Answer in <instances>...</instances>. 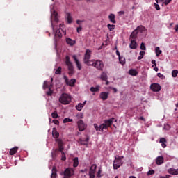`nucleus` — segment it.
Instances as JSON below:
<instances>
[{
	"instance_id": "19",
	"label": "nucleus",
	"mask_w": 178,
	"mask_h": 178,
	"mask_svg": "<svg viewBox=\"0 0 178 178\" xmlns=\"http://www.w3.org/2000/svg\"><path fill=\"white\" fill-rule=\"evenodd\" d=\"M86 103H87V100H85L83 103H79L77 105H76L75 108L76 111H81L86 106Z\"/></svg>"
},
{
	"instance_id": "8",
	"label": "nucleus",
	"mask_w": 178,
	"mask_h": 178,
	"mask_svg": "<svg viewBox=\"0 0 178 178\" xmlns=\"http://www.w3.org/2000/svg\"><path fill=\"white\" fill-rule=\"evenodd\" d=\"M91 58V50L86 49L85 57H84V63L88 66L89 64L91 63V60L90 58Z\"/></svg>"
},
{
	"instance_id": "7",
	"label": "nucleus",
	"mask_w": 178,
	"mask_h": 178,
	"mask_svg": "<svg viewBox=\"0 0 178 178\" xmlns=\"http://www.w3.org/2000/svg\"><path fill=\"white\" fill-rule=\"evenodd\" d=\"M74 175V170L73 168H66L64 171V177L63 178H70L72 176Z\"/></svg>"
},
{
	"instance_id": "64",
	"label": "nucleus",
	"mask_w": 178,
	"mask_h": 178,
	"mask_svg": "<svg viewBox=\"0 0 178 178\" xmlns=\"http://www.w3.org/2000/svg\"><path fill=\"white\" fill-rule=\"evenodd\" d=\"M76 23H77V24H81V21L78 20V21L76 22Z\"/></svg>"
},
{
	"instance_id": "2",
	"label": "nucleus",
	"mask_w": 178,
	"mask_h": 178,
	"mask_svg": "<svg viewBox=\"0 0 178 178\" xmlns=\"http://www.w3.org/2000/svg\"><path fill=\"white\" fill-rule=\"evenodd\" d=\"M59 102L63 105H69L72 102V97L67 93H63L59 97Z\"/></svg>"
},
{
	"instance_id": "60",
	"label": "nucleus",
	"mask_w": 178,
	"mask_h": 178,
	"mask_svg": "<svg viewBox=\"0 0 178 178\" xmlns=\"http://www.w3.org/2000/svg\"><path fill=\"white\" fill-rule=\"evenodd\" d=\"M111 88L115 93L118 92V89H116V88Z\"/></svg>"
},
{
	"instance_id": "25",
	"label": "nucleus",
	"mask_w": 178,
	"mask_h": 178,
	"mask_svg": "<svg viewBox=\"0 0 178 178\" xmlns=\"http://www.w3.org/2000/svg\"><path fill=\"white\" fill-rule=\"evenodd\" d=\"M115 17H116L115 16V14L111 13L108 15V19H109L110 22H111V23H113V24H115V23H116V19H115Z\"/></svg>"
},
{
	"instance_id": "52",
	"label": "nucleus",
	"mask_w": 178,
	"mask_h": 178,
	"mask_svg": "<svg viewBox=\"0 0 178 178\" xmlns=\"http://www.w3.org/2000/svg\"><path fill=\"white\" fill-rule=\"evenodd\" d=\"M53 122L54 124H56L57 126L59 124V121L58 120H54Z\"/></svg>"
},
{
	"instance_id": "44",
	"label": "nucleus",
	"mask_w": 178,
	"mask_h": 178,
	"mask_svg": "<svg viewBox=\"0 0 178 178\" xmlns=\"http://www.w3.org/2000/svg\"><path fill=\"white\" fill-rule=\"evenodd\" d=\"M47 88H49V86H48V81H45L43 83V89L47 90Z\"/></svg>"
},
{
	"instance_id": "55",
	"label": "nucleus",
	"mask_w": 178,
	"mask_h": 178,
	"mask_svg": "<svg viewBox=\"0 0 178 178\" xmlns=\"http://www.w3.org/2000/svg\"><path fill=\"white\" fill-rule=\"evenodd\" d=\"M118 15H119L120 16H122V15H124V11H119V12H118Z\"/></svg>"
},
{
	"instance_id": "41",
	"label": "nucleus",
	"mask_w": 178,
	"mask_h": 178,
	"mask_svg": "<svg viewBox=\"0 0 178 178\" xmlns=\"http://www.w3.org/2000/svg\"><path fill=\"white\" fill-rule=\"evenodd\" d=\"M51 88H52V85H50L49 87V91L47 92V95H52V93L54 92V91H52V90H51Z\"/></svg>"
},
{
	"instance_id": "15",
	"label": "nucleus",
	"mask_w": 178,
	"mask_h": 178,
	"mask_svg": "<svg viewBox=\"0 0 178 178\" xmlns=\"http://www.w3.org/2000/svg\"><path fill=\"white\" fill-rule=\"evenodd\" d=\"M118 122V120L115 119V118H110L108 120H106L104 121V124L106 127H111L112 123H113V121Z\"/></svg>"
},
{
	"instance_id": "27",
	"label": "nucleus",
	"mask_w": 178,
	"mask_h": 178,
	"mask_svg": "<svg viewBox=\"0 0 178 178\" xmlns=\"http://www.w3.org/2000/svg\"><path fill=\"white\" fill-rule=\"evenodd\" d=\"M100 79L103 81H106V80H108V74L106 72H102L100 74Z\"/></svg>"
},
{
	"instance_id": "11",
	"label": "nucleus",
	"mask_w": 178,
	"mask_h": 178,
	"mask_svg": "<svg viewBox=\"0 0 178 178\" xmlns=\"http://www.w3.org/2000/svg\"><path fill=\"white\" fill-rule=\"evenodd\" d=\"M95 170H97V165L93 164L90 168V171H89L90 178H95Z\"/></svg>"
},
{
	"instance_id": "33",
	"label": "nucleus",
	"mask_w": 178,
	"mask_h": 178,
	"mask_svg": "<svg viewBox=\"0 0 178 178\" xmlns=\"http://www.w3.org/2000/svg\"><path fill=\"white\" fill-rule=\"evenodd\" d=\"M73 166L74 168H77L79 166V158L75 157L73 159Z\"/></svg>"
},
{
	"instance_id": "50",
	"label": "nucleus",
	"mask_w": 178,
	"mask_h": 178,
	"mask_svg": "<svg viewBox=\"0 0 178 178\" xmlns=\"http://www.w3.org/2000/svg\"><path fill=\"white\" fill-rule=\"evenodd\" d=\"M169 129H170V126L169 124H165L164 126V129L169 130Z\"/></svg>"
},
{
	"instance_id": "49",
	"label": "nucleus",
	"mask_w": 178,
	"mask_h": 178,
	"mask_svg": "<svg viewBox=\"0 0 178 178\" xmlns=\"http://www.w3.org/2000/svg\"><path fill=\"white\" fill-rule=\"evenodd\" d=\"M155 9L157 10H161V8L159 7V4L154 3Z\"/></svg>"
},
{
	"instance_id": "34",
	"label": "nucleus",
	"mask_w": 178,
	"mask_h": 178,
	"mask_svg": "<svg viewBox=\"0 0 178 178\" xmlns=\"http://www.w3.org/2000/svg\"><path fill=\"white\" fill-rule=\"evenodd\" d=\"M136 37H137V31H134V32L131 33V36H130V40H136Z\"/></svg>"
},
{
	"instance_id": "61",
	"label": "nucleus",
	"mask_w": 178,
	"mask_h": 178,
	"mask_svg": "<svg viewBox=\"0 0 178 178\" xmlns=\"http://www.w3.org/2000/svg\"><path fill=\"white\" fill-rule=\"evenodd\" d=\"M116 54L118 55V56H119V58H120V53L119 52V51H116Z\"/></svg>"
},
{
	"instance_id": "62",
	"label": "nucleus",
	"mask_w": 178,
	"mask_h": 178,
	"mask_svg": "<svg viewBox=\"0 0 178 178\" xmlns=\"http://www.w3.org/2000/svg\"><path fill=\"white\" fill-rule=\"evenodd\" d=\"M106 81V86H108V84H109V81H108V79H106V81Z\"/></svg>"
},
{
	"instance_id": "37",
	"label": "nucleus",
	"mask_w": 178,
	"mask_h": 178,
	"mask_svg": "<svg viewBox=\"0 0 178 178\" xmlns=\"http://www.w3.org/2000/svg\"><path fill=\"white\" fill-rule=\"evenodd\" d=\"M120 63L121 65H124L126 63V59L123 56L119 57Z\"/></svg>"
},
{
	"instance_id": "6",
	"label": "nucleus",
	"mask_w": 178,
	"mask_h": 178,
	"mask_svg": "<svg viewBox=\"0 0 178 178\" xmlns=\"http://www.w3.org/2000/svg\"><path fill=\"white\" fill-rule=\"evenodd\" d=\"M65 59V63L68 67L69 74L72 76V74L74 73V67H73V63L70 62V58L69 56H67Z\"/></svg>"
},
{
	"instance_id": "54",
	"label": "nucleus",
	"mask_w": 178,
	"mask_h": 178,
	"mask_svg": "<svg viewBox=\"0 0 178 178\" xmlns=\"http://www.w3.org/2000/svg\"><path fill=\"white\" fill-rule=\"evenodd\" d=\"M83 30V28L81 26H79L77 28V33H80Z\"/></svg>"
},
{
	"instance_id": "43",
	"label": "nucleus",
	"mask_w": 178,
	"mask_h": 178,
	"mask_svg": "<svg viewBox=\"0 0 178 178\" xmlns=\"http://www.w3.org/2000/svg\"><path fill=\"white\" fill-rule=\"evenodd\" d=\"M62 73V67H58V69L55 71V74H60Z\"/></svg>"
},
{
	"instance_id": "39",
	"label": "nucleus",
	"mask_w": 178,
	"mask_h": 178,
	"mask_svg": "<svg viewBox=\"0 0 178 178\" xmlns=\"http://www.w3.org/2000/svg\"><path fill=\"white\" fill-rule=\"evenodd\" d=\"M144 55H145V51H140V56L138 57V60H140V59H143V58H144Z\"/></svg>"
},
{
	"instance_id": "18",
	"label": "nucleus",
	"mask_w": 178,
	"mask_h": 178,
	"mask_svg": "<svg viewBox=\"0 0 178 178\" xmlns=\"http://www.w3.org/2000/svg\"><path fill=\"white\" fill-rule=\"evenodd\" d=\"M65 41L66 44L70 47H73L74 45H76V41L74 40H72V38H67L65 39Z\"/></svg>"
},
{
	"instance_id": "23",
	"label": "nucleus",
	"mask_w": 178,
	"mask_h": 178,
	"mask_svg": "<svg viewBox=\"0 0 178 178\" xmlns=\"http://www.w3.org/2000/svg\"><path fill=\"white\" fill-rule=\"evenodd\" d=\"M66 19L69 24L73 23V18L72 17V15L70 13H66Z\"/></svg>"
},
{
	"instance_id": "26",
	"label": "nucleus",
	"mask_w": 178,
	"mask_h": 178,
	"mask_svg": "<svg viewBox=\"0 0 178 178\" xmlns=\"http://www.w3.org/2000/svg\"><path fill=\"white\" fill-rule=\"evenodd\" d=\"M168 172L170 173V175H178V168H170L168 170Z\"/></svg>"
},
{
	"instance_id": "21",
	"label": "nucleus",
	"mask_w": 178,
	"mask_h": 178,
	"mask_svg": "<svg viewBox=\"0 0 178 178\" xmlns=\"http://www.w3.org/2000/svg\"><path fill=\"white\" fill-rule=\"evenodd\" d=\"M79 141L81 145H88V141H90V137L87 136L85 139H80Z\"/></svg>"
},
{
	"instance_id": "35",
	"label": "nucleus",
	"mask_w": 178,
	"mask_h": 178,
	"mask_svg": "<svg viewBox=\"0 0 178 178\" xmlns=\"http://www.w3.org/2000/svg\"><path fill=\"white\" fill-rule=\"evenodd\" d=\"M17 149H19V148L17 147L12 148L10 150V154L15 155V154H16V152H17Z\"/></svg>"
},
{
	"instance_id": "51",
	"label": "nucleus",
	"mask_w": 178,
	"mask_h": 178,
	"mask_svg": "<svg viewBox=\"0 0 178 178\" xmlns=\"http://www.w3.org/2000/svg\"><path fill=\"white\" fill-rule=\"evenodd\" d=\"M159 178H170V175H164V176H160Z\"/></svg>"
},
{
	"instance_id": "47",
	"label": "nucleus",
	"mask_w": 178,
	"mask_h": 178,
	"mask_svg": "<svg viewBox=\"0 0 178 178\" xmlns=\"http://www.w3.org/2000/svg\"><path fill=\"white\" fill-rule=\"evenodd\" d=\"M140 49H142V51H145V49H146L145 44L141 43V44H140Z\"/></svg>"
},
{
	"instance_id": "45",
	"label": "nucleus",
	"mask_w": 178,
	"mask_h": 178,
	"mask_svg": "<svg viewBox=\"0 0 178 178\" xmlns=\"http://www.w3.org/2000/svg\"><path fill=\"white\" fill-rule=\"evenodd\" d=\"M157 76H158L159 79H161V80H165V75L162 74L161 73H158V74H157Z\"/></svg>"
},
{
	"instance_id": "38",
	"label": "nucleus",
	"mask_w": 178,
	"mask_h": 178,
	"mask_svg": "<svg viewBox=\"0 0 178 178\" xmlns=\"http://www.w3.org/2000/svg\"><path fill=\"white\" fill-rule=\"evenodd\" d=\"M107 27H108V29H109L110 31H113V30H115V25H113V24H108L107 25Z\"/></svg>"
},
{
	"instance_id": "56",
	"label": "nucleus",
	"mask_w": 178,
	"mask_h": 178,
	"mask_svg": "<svg viewBox=\"0 0 178 178\" xmlns=\"http://www.w3.org/2000/svg\"><path fill=\"white\" fill-rule=\"evenodd\" d=\"M77 117L79 118V119H83V114L80 113V114L77 115Z\"/></svg>"
},
{
	"instance_id": "9",
	"label": "nucleus",
	"mask_w": 178,
	"mask_h": 178,
	"mask_svg": "<svg viewBox=\"0 0 178 178\" xmlns=\"http://www.w3.org/2000/svg\"><path fill=\"white\" fill-rule=\"evenodd\" d=\"M78 128L79 131H84L86 130V129H87V124H86V123H84L83 120H80L78 122Z\"/></svg>"
},
{
	"instance_id": "36",
	"label": "nucleus",
	"mask_w": 178,
	"mask_h": 178,
	"mask_svg": "<svg viewBox=\"0 0 178 178\" xmlns=\"http://www.w3.org/2000/svg\"><path fill=\"white\" fill-rule=\"evenodd\" d=\"M56 168L55 167L53 168L52 169V173H51V178H56Z\"/></svg>"
},
{
	"instance_id": "46",
	"label": "nucleus",
	"mask_w": 178,
	"mask_h": 178,
	"mask_svg": "<svg viewBox=\"0 0 178 178\" xmlns=\"http://www.w3.org/2000/svg\"><path fill=\"white\" fill-rule=\"evenodd\" d=\"M51 116H52V118H54V119H57V118H58V113L57 112H54V113H51Z\"/></svg>"
},
{
	"instance_id": "20",
	"label": "nucleus",
	"mask_w": 178,
	"mask_h": 178,
	"mask_svg": "<svg viewBox=\"0 0 178 178\" xmlns=\"http://www.w3.org/2000/svg\"><path fill=\"white\" fill-rule=\"evenodd\" d=\"M165 159H163V156H159L157 158H156V165H162Z\"/></svg>"
},
{
	"instance_id": "16",
	"label": "nucleus",
	"mask_w": 178,
	"mask_h": 178,
	"mask_svg": "<svg viewBox=\"0 0 178 178\" xmlns=\"http://www.w3.org/2000/svg\"><path fill=\"white\" fill-rule=\"evenodd\" d=\"M73 59H74V62H75V63H76V67H77V69L79 70H81V69H82V66H81V63H80V61L79 60V59H77V56H76V55H74L73 56Z\"/></svg>"
},
{
	"instance_id": "57",
	"label": "nucleus",
	"mask_w": 178,
	"mask_h": 178,
	"mask_svg": "<svg viewBox=\"0 0 178 178\" xmlns=\"http://www.w3.org/2000/svg\"><path fill=\"white\" fill-rule=\"evenodd\" d=\"M175 32L178 33V24L175 25Z\"/></svg>"
},
{
	"instance_id": "42",
	"label": "nucleus",
	"mask_w": 178,
	"mask_h": 178,
	"mask_svg": "<svg viewBox=\"0 0 178 178\" xmlns=\"http://www.w3.org/2000/svg\"><path fill=\"white\" fill-rule=\"evenodd\" d=\"M63 123H69L70 122H73V119H70L69 118H66L63 120Z\"/></svg>"
},
{
	"instance_id": "1",
	"label": "nucleus",
	"mask_w": 178,
	"mask_h": 178,
	"mask_svg": "<svg viewBox=\"0 0 178 178\" xmlns=\"http://www.w3.org/2000/svg\"><path fill=\"white\" fill-rule=\"evenodd\" d=\"M58 22H59V15L56 11L51 9V22L53 30L55 31L54 35L56 38H60L62 37V33H63V34H66V31L63 30V29H65L64 24H60L58 26L56 25Z\"/></svg>"
},
{
	"instance_id": "30",
	"label": "nucleus",
	"mask_w": 178,
	"mask_h": 178,
	"mask_svg": "<svg viewBox=\"0 0 178 178\" xmlns=\"http://www.w3.org/2000/svg\"><path fill=\"white\" fill-rule=\"evenodd\" d=\"M159 143H161L163 148H166V139L165 138H161Z\"/></svg>"
},
{
	"instance_id": "24",
	"label": "nucleus",
	"mask_w": 178,
	"mask_h": 178,
	"mask_svg": "<svg viewBox=\"0 0 178 178\" xmlns=\"http://www.w3.org/2000/svg\"><path fill=\"white\" fill-rule=\"evenodd\" d=\"M129 48H131V49H136L137 48V42H136V40L133 39L131 40Z\"/></svg>"
},
{
	"instance_id": "59",
	"label": "nucleus",
	"mask_w": 178,
	"mask_h": 178,
	"mask_svg": "<svg viewBox=\"0 0 178 178\" xmlns=\"http://www.w3.org/2000/svg\"><path fill=\"white\" fill-rule=\"evenodd\" d=\"M97 176H98L99 177H101V169H99V171H98V172H97Z\"/></svg>"
},
{
	"instance_id": "14",
	"label": "nucleus",
	"mask_w": 178,
	"mask_h": 178,
	"mask_svg": "<svg viewBox=\"0 0 178 178\" xmlns=\"http://www.w3.org/2000/svg\"><path fill=\"white\" fill-rule=\"evenodd\" d=\"M108 97H109V92H102L99 94V98H101L102 101H106Z\"/></svg>"
},
{
	"instance_id": "17",
	"label": "nucleus",
	"mask_w": 178,
	"mask_h": 178,
	"mask_svg": "<svg viewBox=\"0 0 178 178\" xmlns=\"http://www.w3.org/2000/svg\"><path fill=\"white\" fill-rule=\"evenodd\" d=\"M155 1L156 3H161L162 6H163L164 5L166 6L172 2V0H155Z\"/></svg>"
},
{
	"instance_id": "29",
	"label": "nucleus",
	"mask_w": 178,
	"mask_h": 178,
	"mask_svg": "<svg viewBox=\"0 0 178 178\" xmlns=\"http://www.w3.org/2000/svg\"><path fill=\"white\" fill-rule=\"evenodd\" d=\"M99 88H100L99 85H97L95 87H91L90 91L91 92H98V91H99Z\"/></svg>"
},
{
	"instance_id": "40",
	"label": "nucleus",
	"mask_w": 178,
	"mask_h": 178,
	"mask_svg": "<svg viewBox=\"0 0 178 178\" xmlns=\"http://www.w3.org/2000/svg\"><path fill=\"white\" fill-rule=\"evenodd\" d=\"M178 74V70H174L172 71V77H177Z\"/></svg>"
},
{
	"instance_id": "13",
	"label": "nucleus",
	"mask_w": 178,
	"mask_h": 178,
	"mask_svg": "<svg viewBox=\"0 0 178 178\" xmlns=\"http://www.w3.org/2000/svg\"><path fill=\"white\" fill-rule=\"evenodd\" d=\"M150 89L154 92H159V91H161V85L159 83H152L150 86Z\"/></svg>"
},
{
	"instance_id": "48",
	"label": "nucleus",
	"mask_w": 178,
	"mask_h": 178,
	"mask_svg": "<svg viewBox=\"0 0 178 178\" xmlns=\"http://www.w3.org/2000/svg\"><path fill=\"white\" fill-rule=\"evenodd\" d=\"M155 173V171L154 170H150L147 172V175L149 176L151 175H154Z\"/></svg>"
},
{
	"instance_id": "53",
	"label": "nucleus",
	"mask_w": 178,
	"mask_h": 178,
	"mask_svg": "<svg viewBox=\"0 0 178 178\" xmlns=\"http://www.w3.org/2000/svg\"><path fill=\"white\" fill-rule=\"evenodd\" d=\"M152 67H154V70L155 72H158V70H159V69H158V67H156V65H153Z\"/></svg>"
},
{
	"instance_id": "58",
	"label": "nucleus",
	"mask_w": 178,
	"mask_h": 178,
	"mask_svg": "<svg viewBox=\"0 0 178 178\" xmlns=\"http://www.w3.org/2000/svg\"><path fill=\"white\" fill-rule=\"evenodd\" d=\"M152 63L154 65V66H156V61L155 60H152Z\"/></svg>"
},
{
	"instance_id": "5",
	"label": "nucleus",
	"mask_w": 178,
	"mask_h": 178,
	"mask_svg": "<svg viewBox=\"0 0 178 178\" xmlns=\"http://www.w3.org/2000/svg\"><path fill=\"white\" fill-rule=\"evenodd\" d=\"M56 143L59 147V151H60L62 154L61 161H66V156L65 155V152H63V145H65V143H63V140L58 139L56 140Z\"/></svg>"
},
{
	"instance_id": "4",
	"label": "nucleus",
	"mask_w": 178,
	"mask_h": 178,
	"mask_svg": "<svg viewBox=\"0 0 178 178\" xmlns=\"http://www.w3.org/2000/svg\"><path fill=\"white\" fill-rule=\"evenodd\" d=\"M90 62L91 63L88 64V66H93L98 70H102V69H104V63H102V61L98 60H91Z\"/></svg>"
},
{
	"instance_id": "3",
	"label": "nucleus",
	"mask_w": 178,
	"mask_h": 178,
	"mask_svg": "<svg viewBox=\"0 0 178 178\" xmlns=\"http://www.w3.org/2000/svg\"><path fill=\"white\" fill-rule=\"evenodd\" d=\"M123 156H115L113 162V169H119L123 165Z\"/></svg>"
},
{
	"instance_id": "22",
	"label": "nucleus",
	"mask_w": 178,
	"mask_h": 178,
	"mask_svg": "<svg viewBox=\"0 0 178 178\" xmlns=\"http://www.w3.org/2000/svg\"><path fill=\"white\" fill-rule=\"evenodd\" d=\"M52 136H53L54 138L56 139V141L57 140H59V139H58V137H59V132L58 131H56V128H53Z\"/></svg>"
},
{
	"instance_id": "31",
	"label": "nucleus",
	"mask_w": 178,
	"mask_h": 178,
	"mask_svg": "<svg viewBox=\"0 0 178 178\" xmlns=\"http://www.w3.org/2000/svg\"><path fill=\"white\" fill-rule=\"evenodd\" d=\"M155 54H156V56H159V55L162 54V50H161V48H159V47H155Z\"/></svg>"
},
{
	"instance_id": "28",
	"label": "nucleus",
	"mask_w": 178,
	"mask_h": 178,
	"mask_svg": "<svg viewBox=\"0 0 178 178\" xmlns=\"http://www.w3.org/2000/svg\"><path fill=\"white\" fill-rule=\"evenodd\" d=\"M136 31H138L139 33H145V31H147V29L143 26H140L136 29Z\"/></svg>"
},
{
	"instance_id": "12",
	"label": "nucleus",
	"mask_w": 178,
	"mask_h": 178,
	"mask_svg": "<svg viewBox=\"0 0 178 178\" xmlns=\"http://www.w3.org/2000/svg\"><path fill=\"white\" fill-rule=\"evenodd\" d=\"M94 128L95 129L96 131H104V130L108 129L106 125L104 123L98 126L97 124H94Z\"/></svg>"
},
{
	"instance_id": "63",
	"label": "nucleus",
	"mask_w": 178,
	"mask_h": 178,
	"mask_svg": "<svg viewBox=\"0 0 178 178\" xmlns=\"http://www.w3.org/2000/svg\"><path fill=\"white\" fill-rule=\"evenodd\" d=\"M87 2H94L95 0H86Z\"/></svg>"
},
{
	"instance_id": "10",
	"label": "nucleus",
	"mask_w": 178,
	"mask_h": 178,
	"mask_svg": "<svg viewBox=\"0 0 178 178\" xmlns=\"http://www.w3.org/2000/svg\"><path fill=\"white\" fill-rule=\"evenodd\" d=\"M63 78H64V80H65L67 86H70V87H74V84H76L75 79H72L69 81V79H67V76H64Z\"/></svg>"
},
{
	"instance_id": "32",
	"label": "nucleus",
	"mask_w": 178,
	"mask_h": 178,
	"mask_svg": "<svg viewBox=\"0 0 178 178\" xmlns=\"http://www.w3.org/2000/svg\"><path fill=\"white\" fill-rule=\"evenodd\" d=\"M129 73L131 76H137L138 74V72L134 69H131L129 71Z\"/></svg>"
}]
</instances>
